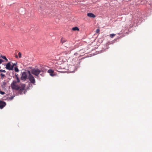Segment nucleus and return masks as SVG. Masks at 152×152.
<instances>
[{"label": "nucleus", "mask_w": 152, "mask_h": 152, "mask_svg": "<svg viewBox=\"0 0 152 152\" xmlns=\"http://www.w3.org/2000/svg\"><path fill=\"white\" fill-rule=\"evenodd\" d=\"M28 73H29L28 77L29 81L31 83L33 84L35 83V80L34 77L31 74L30 72L29 71H28Z\"/></svg>", "instance_id": "4"}, {"label": "nucleus", "mask_w": 152, "mask_h": 152, "mask_svg": "<svg viewBox=\"0 0 152 152\" xmlns=\"http://www.w3.org/2000/svg\"><path fill=\"white\" fill-rule=\"evenodd\" d=\"M11 64H12V66H13V68H14V66L16 65L17 64V62H16V63H12L11 62Z\"/></svg>", "instance_id": "15"}, {"label": "nucleus", "mask_w": 152, "mask_h": 152, "mask_svg": "<svg viewBox=\"0 0 152 152\" xmlns=\"http://www.w3.org/2000/svg\"><path fill=\"white\" fill-rule=\"evenodd\" d=\"M4 61L2 59H0V64H1L2 62H3Z\"/></svg>", "instance_id": "22"}, {"label": "nucleus", "mask_w": 152, "mask_h": 152, "mask_svg": "<svg viewBox=\"0 0 152 152\" xmlns=\"http://www.w3.org/2000/svg\"><path fill=\"white\" fill-rule=\"evenodd\" d=\"M87 16L90 18H95L96 16L93 13H88L87 14Z\"/></svg>", "instance_id": "9"}, {"label": "nucleus", "mask_w": 152, "mask_h": 152, "mask_svg": "<svg viewBox=\"0 0 152 152\" xmlns=\"http://www.w3.org/2000/svg\"><path fill=\"white\" fill-rule=\"evenodd\" d=\"M1 68V67L0 66V69Z\"/></svg>", "instance_id": "25"}, {"label": "nucleus", "mask_w": 152, "mask_h": 152, "mask_svg": "<svg viewBox=\"0 0 152 152\" xmlns=\"http://www.w3.org/2000/svg\"><path fill=\"white\" fill-rule=\"evenodd\" d=\"M15 95H13L12 96H11L10 97H7V99L8 100H11L13 99L14 97H15Z\"/></svg>", "instance_id": "12"}, {"label": "nucleus", "mask_w": 152, "mask_h": 152, "mask_svg": "<svg viewBox=\"0 0 152 152\" xmlns=\"http://www.w3.org/2000/svg\"><path fill=\"white\" fill-rule=\"evenodd\" d=\"M0 57L5 60L6 61H8V59L5 56L1 55Z\"/></svg>", "instance_id": "13"}, {"label": "nucleus", "mask_w": 152, "mask_h": 152, "mask_svg": "<svg viewBox=\"0 0 152 152\" xmlns=\"http://www.w3.org/2000/svg\"><path fill=\"white\" fill-rule=\"evenodd\" d=\"M15 77L16 80H14L11 84V87L12 88L16 90H19V91L20 94L25 93L26 84H22L20 86L16 84L20 82V80L18 77V74H15Z\"/></svg>", "instance_id": "1"}, {"label": "nucleus", "mask_w": 152, "mask_h": 152, "mask_svg": "<svg viewBox=\"0 0 152 152\" xmlns=\"http://www.w3.org/2000/svg\"><path fill=\"white\" fill-rule=\"evenodd\" d=\"M28 77V74L27 73L25 72H23L22 73V76L21 77V79L22 80H26Z\"/></svg>", "instance_id": "6"}, {"label": "nucleus", "mask_w": 152, "mask_h": 152, "mask_svg": "<svg viewBox=\"0 0 152 152\" xmlns=\"http://www.w3.org/2000/svg\"><path fill=\"white\" fill-rule=\"evenodd\" d=\"M18 55L20 58H21L22 54L20 52H19L18 53Z\"/></svg>", "instance_id": "19"}, {"label": "nucleus", "mask_w": 152, "mask_h": 152, "mask_svg": "<svg viewBox=\"0 0 152 152\" xmlns=\"http://www.w3.org/2000/svg\"><path fill=\"white\" fill-rule=\"evenodd\" d=\"M0 75L1 77V78L2 79H3L4 78V77L5 76V75L4 74H2V73Z\"/></svg>", "instance_id": "16"}, {"label": "nucleus", "mask_w": 152, "mask_h": 152, "mask_svg": "<svg viewBox=\"0 0 152 152\" xmlns=\"http://www.w3.org/2000/svg\"><path fill=\"white\" fill-rule=\"evenodd\" d=\"M64 53H65V54H66L67 53V52H66V51H65V52H64Z\"/></svg>", "instance_id": "24"}, {"label": "nucleus", "mask_w": 152, "mask_h": 152, "mask_svg": "<svg viewBox=\"0 0 152 152\" xmlns=\"http://www.w3.org/2000/svg\"><path fill=\"white\" fill-rule=\"evenodd\" d=\"M0 72H5L6 71L5 70H4L1 69V70H0Z\"/></svg>", "instance_id": "20"}, {"label": "nucleus", "mask_w": 152, "mask_h": 152, "mask_svg": "<svg viewBox=\"0 0 152 152\" xmlns=\"http://www.w3.org/2000/svg\"><path fill=\"white\" fill-rule=\"evenodd\" d=\"M66 40L65 38L62 37L61 38V42L62 44L66 42Z\"/></svg>", "instance_id": "10"}, {"label": "nucleus", "mask_w": 152, "mask_h": 152, "mask_svg": "<svg viewBox=\"0 0 152 152\" xmlns=\"http://www.w3.org/2000/svg\"><path fill=\"white\" fill-rule=\"evenodd\" d=\"M55 68L57 71L59 72H65L63 70L65 69L64 64H58V65H56Z\"/></svg>", "instance_id": "2"}, {"label": "nucleus", "mask_w": 152, "mask_h": 152, "mask_svg": "<svg viewBox=\"0 0 152 152\" xmlns=\"http://www.w3.org/2000/svg\"><path fill=\"white\" fill-rule=\"evenodd\" d=\"M6 105V103L3 101H0V108L3 109Z\"/></svg>", "instance_id": "7"}, {"label": "nucleus", "mask_w": 152, "mask_h": 152, "mask_svg": "<svg viewBox=\"0 0 152 152\" xmlns=\"http://www.w3.org/2000/svg\"><path fill=\"white\" fill-rule=\"evenodd\" d=\"M14 70L15 72H19V69L17 66L15 67L14 68Z\"/></svg>", "instance_id": "14"}, {"label": "nucleus", "mask_w": 152, "mask_h": 152, "mask_svg": "<svg viewBox=\"0 0 152 152\" xmlns=\"http://www.w3.org/2000/svg\"><path fill=\"white\" fill-rule=\"evenodd\" d=\"M99 29H97L96 30V33H99Z\"/></svg>", "instance_id": "21"}, {"label": "nucleus", "mask_w": 152, "mask_h": 152, "mask_svg": "<svg viewBox=\"0 0 152 152\" xmlns=\"http://www.w3.org/2000/svg\"><path fill=\"white\" fill-rule=\"evenodd\" d=\"M115 35V34H111L110 35V37H111V38H113Z\"/></svg>", "instance_id": "18"}, {"label": "nucleus", "mask_w": 152, "mask_h": 152, "mask_svg": "<svg viewBox=\"0 0 152 152\" xmlns=\"http://www.w3.org/2000/svg\"><path fill=\"white\" fill-rule=\"evenodd\" d=\"M13 66L11 64V62H10L6 64V68L10 70H13Z\"/></svg>", "instance_id": "5"}, {"label": "nucleus", "mask_w": 152, "mask_h": 152, "mask_svg": "<svg viewBox=\"0 0 152 152\" xmlns=\"http://www.w3.org/2000/svg\"><path fill=\"white\" fill-rule=\"evenodd\" d=\"M16 56V58H18V56Z\"/></svg>", "instance_id": "23"}, {"label": "nucleus", "mask_w": 152, "mask_h": 152, "mask_svg": "<svg viewBox=\"0 0 152 152\" xmlns=\"http://www.w3.org/2000/svg\"><path fill=\"white\" fill-rule=\"evenodd\" d=\"M72 30L73 31H79L80 30L79 28L77 27H75L72 28Z\"/></svg>", "instance_id": "11"}, {"label": "nucleus", "mask_w": 152, "mask_h": 152, "mask_svg": "<svg viewBox=\"0 0 152 152\" xmlns=\"http://www.w3.org/2000/svg\"><path fill=\"white\" fill-rule=\"evenodd\" d=\"M0 94L2 95H4L5 94V93L4 91L0 90Z\"/></svg>", "instance_id": "17"}, {"label": "nucleus", "mask_w": 152, "mask_h": 152, "mask_svg": "<svg viewBox=\"0 0 152 152\" xmlns=\"http://www.w3.org/2000/svg\"><path fill=\"white\" fill-rule=\"evenodd\" d=\"M41 72V70L38 68H33L31 70V73L37 76H38Z\"/></svg>", "instance_id": "3"}, {"label": "nucleus", "mask_w": 152, "mask_h": 152, "mask_svg": "<svg viewBox=\"0 0 152 152\" xmlns=\"http://www.w3.org/2000/svg\"><path fill=\"white\" fill-rule=\"evenodd\" d=\"M48 72L50 74V75L52 76H53L56 75V74L54 73V71L51 69H50L48 70Z\"/></svg>", "instance_id": "8"}]
</instances>
